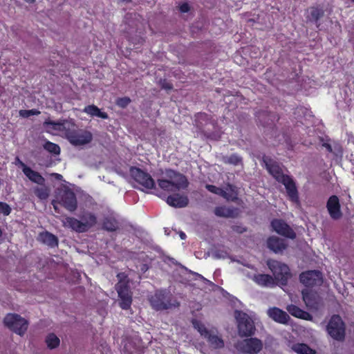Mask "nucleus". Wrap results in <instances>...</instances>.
<instances>
[{
	"mask_svg": "<svg viewBox=\"0 0 354 354\" xmlns=\"http://www.w3.org/2000/svg\"><path fill=\"white\" fill-rule=\"evenodd\" d=\"M205 339H207L210 346L214 348H221L224 346L223 339L216 335L212 334L211 332Z\"/></svg>",
	"mask_w": 354,
	"mask_h": 354,
	"instance_id": "31",
	"label": "nucleus"
},
{
	"mask_svg": "<svg viewBox=\"0 0 354 354\" xmlns=\"http://www.w3.org/2000/svg\"><path fill=\"white\" fill-rule=\"evenodd\" d=\"M34 194L40 200H46L49 196V190L46 187H37L34 189Z\"/></svg>",
	"mask_w": 354,
	"mask_h": 354,
	"instance_id": "39",
	"label": "nucleus"
},
{
	"mask_svg": "<svg viewBox=\"0 0 354 354\" xmlns=\"http://www.w3.org/2000/svg\"><path fill=\"white\" fill-rule=\"evenodd\" d=\"M271 227L277 234L294 239L296 234L294 230L282 219L275 218L271 221Z\"/></svg>",
	"mask_w": 354,
	"mask_h": 354,
	"instance_id": "15",
	"label": "nucleus"
},
{
	"mask_svg": "<svg viewBox=\"0 0 354 354\" xmlns=\"http://www.w3.org/2000/svg\"><path fill=\"white\" fill-rule=\"evenodd\" d=\"M179 10L181 12L185 13L189 11L190 7L187 3H183L180 5Z\"/></svg>",
	"mask_w": 354,
	"mask_h": 354,
	"instance_id": "45",
	"label": "nucleus"
},
{
	"mask_svg": "<svg viewBox=\"0 0 354 354\" xmlns=\"http://www.w3.org/2000/svg\"><path fill=\"white\" fill-rule=\"evenodd\" d=\"M353 2H354V0H351Z\"/></svg>",
	"mask_w": 354,
	"mask_h": 354,
	"instance_id": "55",
	"label": "nucleus"
},
{
	"mask_svg": "<svg viewBox=\"0 0 354 354\" xmlns=\"http://www.w3.org/2000/svg\"><path fill=\"white\" fill-rule=\"evenodd\" d=\"M205 188L211 193L215 194L222 197H225V192L223 189L213 185L207 184Z\"/></svg>",
	"mask_w": 354,
	"mask_h": 354,
	"instance_id": "40",
	"label": "nucleus"
},
{
	"mask_svg": "<svg viewBox=\"0 0 354 354\" xmlns=\"http://www.w3.org/2000/svg\"><path fill=\"white\" fill-rule=\"evenodd\" d=\"M57 204H58V202L57 201H53L52 202V205L53 206V208L55 209V210L57 212V213H59V211H57Z\"/></svg>",
	"mask_w": 354,
	"mask_h": 354,
	"instance_id": "47",
	"label": "nucleus"
},
{
	"mask_svg": "<svg viewBox=\"0 0 354 354\" xmlns=\"http://www.w3.org/2000/svg\"><path fill=\"white\" fill-rule=\"evenodd\" d=\"M165 174L169 179H158V185L160 189L168 192H174L181 189H186L189 186L187 177L173 169H167Z\"/></svg>",
	"mask_w": 354,
	"mask_h": 354,
	"instance_id": "2",
	"label": "nucleus"
},
{
	"mask_svg": "<svg viewBox=\"0 0 354 354\" xmlns=\"http://www.w3.org/2000/svg\"><path fill=\"white\" fill-rule=\"evenodd\" d=\"M232 228L233 231L238 233H243L246 231V228L239 225H234L232 227Z\"/></svg>",
	"mask_w": 354,
	"mask_h": 354,
	"instance_id": "46",
	"label": "nucleus"
},
{
	"mask_svg": "<svg viewBox=\"0 0 354 354\" xmlns=\"http://www.w3.org/2000/svg\"><path fill=\"white\" fill-rule=\"evenodd\" d=\"M326 330L335 340L342 342L345 339L346 325L339 315L331 316L326 326Z\"/></svg>",
	"mask_w": 354,
	"mask_h": 354,
	"instance_id": "7",
	"label": "nucleus"
},
{
	"mask_svg": "<svg viewBox=\"0 0 354 354\" xmlns=\"http://www.w3.org/2000/svg\"><path fill=\"white\" fill-rule=\"evenodd\" d=\"M257 117L263 127H274L275 123L278 122L280 118L279 115L276 113L264 111L259 112Z\"/></svg>",
	"mask_w": 354,
	"mask_h": 354,
	"instance_id": "18",
	"label": "nucleus"
},
{
	"mask_svg": "<svg viewBox=\"0 0 354 354\" xmlns=\"http://www.w3.org/2000/svg\"><path fill=\"white\" fill-rule=\"evenodd\" d=\"M167 203L171 207L182 208L187 206L189 203V198L185 195L174 194L167 197Z\"/></svg>",
	"mask_w": 354,
	"mask_h": 354,
	"instance_id": "20",
	"label": "nucleus"
},
{
	"mask_svg": "<svg viewBox=\"0 0 354 354\" xmlns=\"http://www.w3.org/2000/svg\"><path fill=\"white\" fill-rule=\"evenodd\" d=\"M84 112L91 116H97L102 119H108L109 118L106 112L101 111V110L94 104L85 106Z\"/></svg>",
	"mask_w": 354,
	"mask_h": 354,
	"instance_id": "28",
	"label": "nucleus"
},
{
	"mask_svg": "<svg viewBox=\"0 0 354 354\" xmlns=\"http://www.w3.org/2000/svg\"><path fill=\"white\" fill-rule=\"evenodd\" d=\"M302 297L304 301L307 306H313L315 304V294L311 290H303Z\"/></svg>",
	"mask_w": 354,
	"mask_h": 354,
	"instance_id": "35",
	"label": "nucleus"
},
{
	"mask_svg": "<svg viewBox=\"0 0 354 354\" xmlns=\"http://www.w3.org/2000/svg\"><path fill=\"white\" fill-rule=\"evenodd\" d=\"M44 148L47 151H48L51 153H53L55 155H58L60 153L59 146L55 143L52 142L46 141L44 145Z\"/></svg>",
	"mask_w": 354,
	"mask_h": 354,
	"instance_id": "38",
	"label": "nucleus"
},
{
	"mask_svg": "<svg viewBox=\"0 0 354 354\" xmlns=\"http://www.w3.org/2000/svg\"><path fill=\"white\" fill-rule=\"evenodd\" d=\"M214 214L219 217L234 218L238 215V211L236 208L226 207L225 206H218L214 209Z\"/></svg>",
	"mask_w": 354,
	"mask_h": 354,
	"instance_id": "27",
	"label": "nucleus"
},
{
	"mask_svg": "<svg viewBox=\"0 0 354 354\" xmlns=\"http://www.w3.org/2000/svg\"><path fill=\"white\" fill-rule=\"evenodd\" d=\"M194 327L197 329V330L200 333V334L203 336L205 338L207 337V336L210 333L211 331H209L205 326L201 323V322H198L197 320H194L192 322Z\"/></svg>",
	"mask_w": 354,
	"mask_h": 354,
	"instance_id": "37",
	"label": "nucleus"
},
{
	"mask_svg": "<svg viewBox=\"0 0 354 354\" xmlns=\"http://www.w3.org/2000/svg\"><path fill=\"white\" fill-rule=\"evenodd\" d=\"M48 348L53 349L57 348L60 343L59 337L54 333H50L47 335L45 340Z\"/></svg>",
	"mask_w": 354,
	"mask_h": 354,
	"instance_id": "34",
	"label": "nucleus"
},
{
	"mask_svg": "<svg viewBox=\"0 0 354 354\" xmlns=\"http://www.w3.org/2000/svg\"><path fill=\"white\" fill-rule=\"evenodd\" d=\"M197 276L203 279H205L201 274H196Z\"/></svg>",
	"mask_w": 354,
	"mask_h": 354,
	"instance_id": "53",
	"label": "nucleus"
},
{
	"mask_svg": "<svg viewBox=\"0 0 354 354\" xmlns=\"http://www.w3.org/2000/svg\"><path fill=\"white\" fill-rule=\"evenodd\" d=\"M44 125L46 127H50L54 131H62L65 133L67 129H68V127L71 125V122L65 120L57 122L46 120L44 122Z\"/></svg>",
	"mask_w": 354,
	"mask_h": 354,
	"instance_id": "25",
	"label": "nucleus"
},
{
	"mask_svg": "<svg viewBox=\"0 0 354 354\" xmlns=\"http://www.w3.org/2000/svg\"><path fill=\"white\" fill-rule=\"evenodd\" d=\"M224 191L225 192V197H223L227 201H234L237 198V192L236 191L235 187L230 184L227 183L226 187H225Z\"/></svg>",
	"mask_w": 354,
	"mask_h": 354,
	"instance_id": "33",
	"label": "nucleus"
},
{
	"mask_svg": "<svg viewBox=\"0 0 354 354\" xmlns=\"http://www.w3.org/2000/svg\"><path fill=\"white\" fill-rule=\"evenodd\" d=\"M36 0H26L28 3H34Z\"/></svg>",
	"mask_w": 354,
	"mask_h": 354,
	"instance_id": "51",
	"label": "nucleus"
},
{
	"mask_svg": "<svg viewBox=\"0 0 354 354\" xmlns=\"http://www.w3.org/2000/svg\"><path fill=\"white\" fill-rule=\"evenodd\" d=\"M292 351L297 354H315V350L311 348L308 344L304 343H297L292 345Z\"/></svg>",
	"mask_w": 354,
	"mask_h": 354,
	"instance_id": "30",
	"label": "nucleus"
},
{
	"mask_svg": "<svg viewBox=\"0 0 354 354\" xmlns=\"http://www.w3.org/2000/svg\"><path fill=\"white\" fill-rule=\"evenodd\" d=\"M55 175L57 176V178H59L60 177H62V175L59 174H55Z\"/></svg>",
	"mask_w": 354,
	"mask_h": 354,
	"instance_id": "52",
	"label": "nucleus"
},
{
	"mask_svg": "<svg viewBox=\"0 0 354 354\" xmlns=\"http://www.w3.org/2000/svg\"><path fill=\"white\" fill-rule=\"evenodd\" d=\"M15 162L16 164L19 165V167H21V162H23L19 157H16Z\"/></svg>",
	"mask_w": 354,
	"mask_h": 354,
	"instance_id": "48",
	"label": "nucleus"
},
{
	"mask_svg": "<svg viewBox=\"0 0 354 354\" xmlns=\"http://www.w3.org/2000/svg\"><path fill=\"white\" fill-rule=\"evenodd\" d=\"M115 290L120 298V306L123 310H128L132 304V292L130 290L129 281H122L115 285Z\"/></svg>",
	"mask_w": 354,
	"mask_h": 354,
	"instance_id": "10",
	"label": "nucleus"
},
{
	"mask_svg": "<svg viewBox=\"0 0 354 354\" xmlns=\"http://www.w3.org/2000/svg\"><path fill=\"white\" fill-rule=\"evenodd\" d=\"M268 247L275 253L281 252L287 247L284 241L277 236H271L267 241Z\"/></svg>",
	"mask_w": 354,
	"mask_h": 354,
	"instance_id": "24",
	"label": "nucleus"
},
{
	"mask_svg": "<svg viewBox=\"0 0 354 354\" xmlns=\"http://www.w3.org/2000/svg\"><path fill=\"white\" fill-rule=\"evenodd\" d=\"M160 87L162 89H165L166 91H170L173 89V85L171 83L169 82L167 80L163 79L160 80L159 82Z\"/></svg>",
	"mask_w": 354,
	"mask_h": 354,
	"instance_id": "44",
	"label": "nucleus"
},
{
	"mask_svg": "<svg viewBox=\"0 0 354 354\" xmlns=\"http://www.w3.org/2000/svg\"><path fill=\"white\" fill-rule=\"evenodd\" d=\"M41 113L40 111L36 109L25 110L22 109L19 111V114L22 118H28L31 115H38Z\"/></svg>",
	"mask_w": 354,
	"mask_h": 354,
	"instance_id": "41",
	"label": "nucleus"
},
{
	"mask_svg": "<svg viewBox=\"0 0 354 354\" xmlns=\"http://www.w3.org/2000/svg\"><path fill=\"white\" fill-rule=\"evenodd\" d=\"M149 301L151 307L156 310H167L179 305L176 300L173 301L172 295L167 290H156L149 299Z\"/></svg>",
	"mask_w": 354,
	"mask_h": 354,
	"instance_id": "4",
	"label": "nucleus"
},
{
	"mask_svg": "<svg viewBox=\"0 0 354 354\" xmlns=\"http://www.w3.org/2000/svg\"><path fill=\"white\" fill-rule=\"evenodd\" d=\"M58 200V203L69 212H74L77 207L76 195L74 192L68 188H66L59 192Z\"/></svg>",
	"mask_w": 354,
	"mask_h": 354,
	"instance_id": "13",
	"label": "nucleus"
},
{
	"mask_svg": "<svg viewBox=\"0 0 354 354\" xmlns=\"http://www.w3.org/2000/svg\"><path fill=\"white\" fill-rule=\"evenodd\" d=\"M82 219L84 221L72 216H66L62 221V225L65 228L71 229L76 232L83 233L87 232L97 223V217L93 213L86 214Z\"/></svg>",
	"mask_w": 354,
	"mask_h": 354,
	"instance_id": "3",
	"label": "nucleus"
},
{
	"mask_svg": "<svg viewBox=\"0 0 354 354\" xmlns=\"http://www.w3.org/2000/svg\"><path fill=\"white\" fill-rule=\"evenodd\" d=\"M3 323L10 330L21 336L26 333L28 326V321L16 313H8L4 317Z\"/></svg>",
	"mask_w": 354,
	"mask_h": 354,
	"instance_id": "9",
	"label": "nucleus"
},
{
	"mask_svg": "<svg viewBox=\"0 0 354 354\" xmlns=\"http://www.w3.org/2000/svg\"><path fill=\"white\" fill-rule=\"evenodd\" d=\"M37 239L39 241L50 248L57 247L59 244L58 238L48 231L40 232L38 235Z\"/></svg>",
	"mask_w": 354,
	"mask_h": 354,
	"instance_id": "22",
	"label": "nucleus"
},
{
	"mask_svg": "<svg viewBox=\"0 0 354 354\" xmlns=\"http://www.w3.org/2000/svg\"><path fill=\"white\" fill-rule=\"evenodd\" d=\"M328 212L333 220H339L342 217L341 205L336 195L330 196L326 203Z\"/></svg>",
	"mask_w": 354,
	"mask_h": 354,
	"instance_id": "16",
	"label": "nucleus"
},
{
	"mask_svg": "<svg viewBox=\"0 0 354 354\" xmlns=\"http://www.w3.org/2000/svg\"><path fill=\"white\" fill-rule=\"evenodd\" d=\"M262 160L268 173L276 181L285 187L288 199L292 203L299 206L301 203L299 191L293 178L291 176L283 174L280 164L272 158L263 156Z\"/></svg>",
	"mask_w": 354,
	"mask_h": 354,
	"instance_id": "1",
	"label": "nucleus"
},
{
	"mask_svg": "<svg viewBox=\"0 0 354 354\" xmlns=\"http://www.w3.org/2000/svg\"><path fill=\"white\" fill-rule=\"evenodd\" d=\"M131 102V99L128 97L118 98L117 104L121 108H126Z\"/></svg>",
	"mask_w": 354,
	"mask_h": 354,
	"instance_id": "43",
	"label": "nucleus"
},
{
	"mask_svg": "<svg viewBox=\"0 0 354 354\" xmlns=\"http://www.w3.org/2000/svg\"><path fill=\"white\" fill-rule=\"evenodd\" d=\"M234 317L241 337H251L254 334L256 328L254 322L247 313L236 310L234 311Z\"/></svg>",
	"mask_w": 354,
	"mask_h": 354,
	"instance_id": "6",
	"label": "nucleus"
},
{
	"mask_svg": "<svg viewBox=\"0 0 354 354\" xmlns=\"http://www.w3.org/2000/svg\"><path fill=\"white\" fill-rule=\"evenodd\" d=\"M210 120V115L205 113H198L195 115V123L198 128L202 127Z\"/></svg>",
	"mask_w": 354,
	"mask_h": 354,
	"instance_id": "32",
	"label": "nucleus"
},
{
	"mask_svg": "<svg viewBox=\"0 0 354 354\" xmlns=\"http://www.w3.org/2000/svg\"><path fill=\"white\" fill-rule=\"evenodd\" d=\"M286 310L292 316L295 317L308 321H310L313 319V316L308 312L302 310L296 305H288L286 307Z\"/></svg>",
	"mask_w": 354,
	"mask_h": 354,
	"instance_id": "21",
	"label": "nucleus"
},
{
	"mask_svg": "<svg viewBox=\"0 0 354 354\" xmlns=\"http://www.w3.org/2000/svg\"><path fill=\"white\" fill-rule=\"evenodd\" d=\"M267 265L274 275V281H279L282 286L287 285L288 279L291 277L289 267L276 260H268Z\"/></svg>",
	"mask_w": 354,
	"mask_h": 354,
	"instance_id": "8",
	"label": "nucleus"
},
{
	"mask_svg": "<svg viewBox=\"0 0 354 354\" xmlns=\"http://www.w3.org/2000/svg\"><path fill=\"white\" fill-rule=\"evenodd\" d=\"M123 1H128L130 2L131 0H122Z\"/></svg>",
	"mask_w": 354,
	"mask_h": 354,
	"instance_id": "54",
	"label": "nucleus"
},
{
	"mask_svg": "<svg viewBox=\"0 0 354 354\" xmlns=\"http://www.w3.org/2000/svg\"><path fill=\"white\" fill-rule=\"evenodd\" d=\"M102 229L107 232H115L118 229V223L115 218L105 217L102 221Z\"/></svg>",
	"mask_w": 354,
	"mask_h": 354,
	"instance_id": "29",
	"label": "nucleus"
},
{
	"mask_svg": "<svg viewBox=\"0 0 354 354\" xmlns=\"http://www.w3.org/2000/svg\"><path fill=\"white\" fill-rule=\"evenodd\" d=\"M180 236L181 239H185L186 238V234L184 232H181L180 234Z\"/></svg>",
	"mask_w": 354,
	"mask_h": 354,
	"instance_id": "49",
	"label": "nucleus"
},
{
	"mask_svg": "<svg viewBox=\"0 0 354 354\" xmlns=\"http://www.w3.org/2000/svg\"><path fill=\"white\" fill-rule=\"evenodd\" d=\"M253 281L262 287H274L276 282L272 276L268 274H257L253 277Z\"/></svg>",
	"mask_w": 354,
	"mask_h": 354,
	"instance_id": "23",
	"label": "nucleus"
},
{
	"mask_svg": "<svg viewBox=\"0 0 354 354\" xmlns=\"http://www.w3.org/2000/svg\"><path fill=\"white\" fill-rule=\"evenodd\" d=\"M21 167L24 174L32 183L39 185H44L45 178L41 175L40 173L32 169L27 166L24 162H21Z\"/></svg>",
	"mask_w": 354,
	"mask_h": 354,
	"instance_id": "17",
	"label": "nucleus"
},
{
	"mask_svg": "<svg viewBox=\"0 0 354 354\" xmlns=\"http://www.w3.org/2000/svg\"><path fill=\"white\" fill-rule=\"evenodd\" d=\"M326 147L327 148L328 151H332V147L330 145L327 144Z\"/></svg>",
	"mask_w": 354,
	"mask_h": 354,
	"instance_id": "50",
	"label": "nucleus"
},
{
	"mask_svg": "<svg viewBox=\"0 0 354 354\" xmlns=\"http://www.w3.org/2000/svg\"><path fill=\"white\" fill-rule=\"evenodd\" d=\"M65 137L74 146H81L90 143L93 136L90 131L77 129L75 123L71 122L68 129L65 133Z\"/></svg>",
	"mask_w": 354,
	"mask_h": 354,
	"instance_id": "5",
	"label": "nucleus"
},
{
	"mask_svg": "<svg viewBox=\"0 0 354 354\" xmlns=\"http://www.w3.org/2000/svg\"><path fill=\"white\" fill-rule=\"evenodd\" d=\"M242 158L236 153L231 154L223 158V162L227 164L238 165L242 163Z\"/></svg>",
	"mask_w": 354,
	"mask_h": 354,
	"instance_id": "36",
	"label": "nucleus"
},
{
	"mask_svg": "<svg viewBox=\"0 0 354 354\" xmlns=\"http://www.w3.org/2000/svg\"><path fill=\"white\" fill-rule=\"evenodd\" d=\"M324 15V10L322 8L316 6L309 9V15L306 17L308 21L315 22L317 28L319 27V20Z\"/></svg>",
	"mask_w": 354,
	"mask_h": 354,
	"instance_id": "26",
	"label": "nucleus"
},
{
	"mask_svg": "<svg viewBox=\"0 0 354 354\" xmlns=\"http://www.w3.org/2000/svg\"><path fill=\"white\" fill-rule=\"evenodd\" d=\"M11 207L8 204L4 202H0V212L5 216H8L11 213Z\"/></svg>",
	"mask_w": 354,
	"mask_h": 354,
	"instance_id": "42",
	"label": "nucleus"
},
{
	"mask_svg": "<svg viewBox=\"0 0 354 354\" xmlns=\"http://www.w3.org/2000/svg\"><path fill=\"white\" fill-rule=\"evenodd\" d=\"M263 348L262 342L256 338L250 337L237 343L236 348L242 353L248 354H257Z\"/></svg>",
	"mask_w": 354,
	"mask_h": 354,
	"instance_id": "12",
	"label": "nucleus"
},
{
	"mask_svg": "<svg viewBox=\"0 0 354 354\" xmlns=\"http://www.w3.org/2000/svg\"><path fill=\"white\" fill-rule=\"evenodd\" d=\"M268 315L274 322L282 324H288L290 319V316L287 313L277 307L269 308L268 310Z\"/></svg>",
	"mask_w": 354,
	"mask_h": 354,
	"instance_id": "19",
	"label": "nucleus"
},
{
	"mask_svg": "<svg viewBox=\"0 0 354 354\" xmlns=\"http://www.w3.org/2000/svg\"><path fill=\"white\" fill-rule=\"evenodd\" d=\"M299 280L306 287L320 286L323 282L322 274L319 270H308L299 275Z\"/></svg>",
	"mask_w": 354,
	"mask_h": 354,
	"instance_id": "14",
	"label": "nucleus"
},
{
	"mask_svg": "<svg viewBox=\"0 0 354 354\" xmlns=\"http://www.w3.org/2000/svg\"><path fill=\"white\" fill-rule=\"evenodd\" d=\"M131 175L138 183L145 189H152L155 188L156 184L151 175L138 167H131Z\"/></svg>",
	"mask_w": 354,
	"mask_h": 354,
	"instance_id": "11",
	"label": "nucleus"
}]
</instances>
